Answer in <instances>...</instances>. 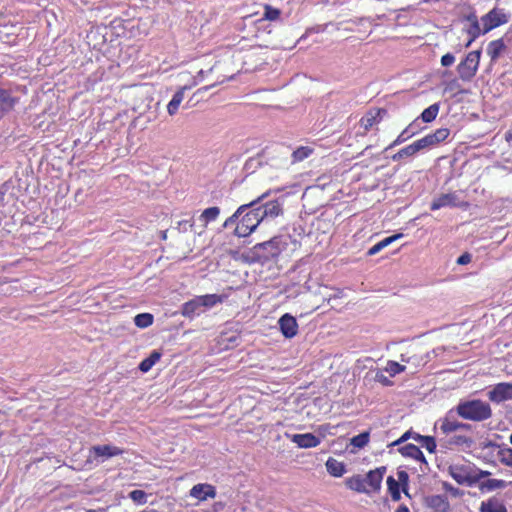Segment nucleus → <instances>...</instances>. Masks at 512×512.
Segmentation results:
<instances>
[{"mask_svg":"<svg viewBox=\"0 0 512 512\" xmlns=\"http://www.w3.org/2000/svg\"><path fill=\"white\" fill-rule=\"evenodd\" d=\"M455 411L461 418L475 422L485 421L492 416L489 403L480 399L460 401Z\"/></svg>","mask_w":512,"mask_h":512,"instance_id":"obj_1","label":"nucleus"},{"mask_svg":"<svg viewBox=\"0 0 512 512\" xmlns=\"http://www.w3.org/2000/svg\"><path fill=\"white\" fill-rule=\"evenodd\" d=\"M223 300L224 297L218 294L196 296L181 306V314L186 318L193 319L200 316L206 310L222 303Z\"/></svg>","mask_w":512,"mask_h":512,"instance_id":"obj_2","label":"nucleus"},{"mask_svg":"<svg viewBox=\"0 0 512 512\" xmlns=\"http://www.w3.org/2000/svg\"><path fill=\"white\" fill-rule=\"evenodd\" d=\"M473 444V438L471 436L461 433V431L453 432L451 434L444 436H439L438 438V445L442 451H466L471 449Z\"/></svg>","mask_w":512,"mask_h":512,"instance_id":"obj_3","label":"nucleus"},{"mask_svg":"<svg viewBox=\"0 0 512 512\" xmlns=\"http://www.w3.org/2000/svg\"><path fill=\"white\" fill-rule=\"evenodd\" d=\"M259 216L260 214L255 206L249 207V209L240 216L241 219L237 222L234 234L238 237L250 235L262 222Z\"/></svg>","mask_w":512,"mask_h":512,"instance_id":"obj_4","label":"nucleus"},{"mask_svg":"<svg viewBox=\"0 0 512 512\" xmlns=\"http://www.w3.org/2000/svg\"><path fill=\"white\" fill-rule=\"evenodd\" d=\"M480 58L481 50L471 51L457 65V73L461 80L468 82L474 78L479 68Z\"/></svg>","mask_w":512,"mask_h":512,"instance_id":"obj_5","label":"nucleus"},{"mask_svg":"<svg viewBox=\"0 0 512 512\" xmlns=\"http://www.w3.org/2000/svg\"><path fill=\"white\" fill-rule=\"evenodd\" d=\"M455 413V409H451L446 413L444 417L436 421L435 429L439 431V436L471 429L470 424L458 421L455 417Z\"/></svg>","mask_w":512,"mask_h":512,"instance_id":"obj_6","label":"nucleus"},{"mask_svg":"<svg viewBox=\"0 0 512 512\" xmlns=\"http://www.w3.org/2000/svg\"><path fill=\"white\" fill-rule=\"evenodd\" d=\"M448 473L460 485L470 486L477 482L474 465L469 462L451 464Z\"/></svg>","mask_w":512,"mask_h":512,"instance_id":"obj_7","label":"nucleus"},{"mask_svg":"<svg viewBox=\"0 0 512 512\" xmlns=\"http://www.w3.org/2000/svg\"><path fill=\"white\" fill-rule=\"evenodd\" d=\"M281 243L282 241L279 237H274L269 241L258 243L253 247V255L258 259V261H268L280 254L282 251Z\"/></svg>","mask_w":512,"mask_h":512,"instance_id":"obj_8","label":"nucleus"},{"mask_svg":"<svg viewBox=\"0 0 512 512\" xmlns=\"http://www.w3.org/2000/svg\"><path fill=\"white\" fill-rule=\"evenodd\" d=\"M510 19V15L504 9L493 8L487 14L481 17V24L483 26V33H488L491 30L506 24Z\"/></svg>","mask_w":512,"mask_h":512,"instance_id":"obj_9","label":"nucleus"},{"mask_svg":"<svg viewBox=\"0 0 512 512\" xmlns=\"http://www.w3.org/2000/svg\"><path fill=\"white\" fill-rule=\"evenodd\" d=\"M450 207V208H467L468 203L461 199L458 192H449L443 193L436 196L431 202L430 208L433 211L439 210L441 208Z\"/></svg>","mask_w":512,"mask_h":512,"instance_id":"obj_10","label":"nucleus"},{"mask_svg":"<svg viewBox=\"0 0 512 512\" xmlns=\"http://www.w3.org/2000/svg\"><path fill=\"white\" fill-rule=\"evenodd\" d=\"M123 450L113 445H96L90 449L88 462L98 465L111 457L121 455Z\"/></svg>","mask_w":512,"mask_h":512,"instance_id":"obj_11","label":"nucleus"},{"mask_svg":"<svg viewBox=\"0 0 512 512\" xmlns=\"http://www.w3.org/2000/svg\"><path fill=\"white\" fill-rule=\"evenodd\" d=\"M491 402L502 403L512 399V383L501 382L494 385L487 393Z\"/></svg>","mask_w":512,"mask_h":512,"instance_id":"obj_12","label":"nucleus"},{"mask_svg":"<svg viewBox=\"0 0 512 512\" xmlns=\"http://www.w3.org/2000/svg\"><path fill=\"white\" fill-rule=\"evenodd\" d=\"M261 220L274 219L282 213V204L278 200L268 201L261 206H255Z\"/></svg>","mask_w":512,"mask_h":512,"instance_id":"obj_13","label":"nucleus"},{"mask_svg":"<svg viewBox=\"0 0 512 512\" xmlns=\"http://www.w3.org/2000/svg\"><path fill=\"white\" fill-rule=\"evenodd\" d=\"M18 99L11 90L0 87V120L17 104Z\"/></svg>","mask_w":512,"mask_h":512,"instance_id":"obj_14","label":"nucleus"},{"mask_svg":"<svg viewBox=\"0 0 512 512\" xmlns=\"http://www.w3.org/2000/svg\"><path fill=\"white\" fill-rule=\"evenodd\" d=\"M278 324L285 338H293L298 332V324L295 317L288 313L279 319Z\"/></svg>","mask_w":512,"mask_h":512,"instance_id":"obj_15","label":"nucleus"},{"mask_svg":"<svg viewBox=\"0 0 512 512\" xmlns=\"http://www.w3.org/2000/svg\"><path fill=\"white\" fill-rule=\"evenodd\" d=\"M190 496L199 500L205 501L208 498L216 497V489L213 485L207 483H199L194 485L190 490Z\"/></svg>","mask_w":512,"mask_h":512,"instance_id":"obj_16","label":"nucleus"},{"mask_svg":"<svg viewBox=\"0 0 512 512\" xmlns=\"http://www.w3.org/2000/svg\"><path fill=\"white\" fill-rule=\"evenodd\" d=\"M286 435L300 448H313L317 447L321 443L320 438L316 437L312 433Z\"/></svg>","mask_w":512,"mask_h":512,"instance_id":"obj_17","label":"nucleus"},{"mask_svg":"<svg viewBox=\"0 0 512 512\" xmlns=\"http://www.w3.org/2000/svg\"><path fill=\"white\" fill-rule=\"evenodd\" d=\"M426 149L422 139L414 141L412 144L400 149L396 154L392 156L393 161H399L403 158L413 157L421 150Z\"/></svg>","mask_w":512,"mask_h":512,"instance_id":"obj_18","label":"nucleus"},{"mask_svg":"<svg viewBox=\"0 0 512 512\" xmlns=\"http://www.w3.org/2000/svg\"><path fill=\"white\" fill-rule=\"evenodd\" d=\"M386 472L385 467H379L375 470H371L364 478L366 485L370 492L377 491L380 489L383 476Z\"/></svg>","mask_w":512,"mask_h":512,"instance_id":"obj_19","label":"nucleus"},{"mask_svg":"<svg viewBox=\"0 0 512 512\" xmlns=\"http://www.w3.org/2000/svg\"><path fill=\"white\" fill-rule=\"evenodd\" d=\"M507 50V45L503 38L493 40L488 43L486 53L490 57L491 63L494 64L499 57L504 54Z\"/></svg>","mask_w":512,"mask_h":512,"instance_id":"obj_20","label":"nucleus"},{"mask_svg":"<svg viewBox=\"0 0 512 512\" xmlns=\"http://www.w3.org/2000/svg\"><path fill=\"white\" fill-rule=\"evenodd\" d=\"M427 505L434 512H449L450 504L446 495H432L427 498Z\"/></svg>","mask_w":512,"mask_h":512,"instance_id":"obj_21","label":"nucleus"},{"mask_svg":"<svg viewBox=\"0 0 512 512\" xmlns=\"http://www.w3.org/2000/svg\"><path fill=\"white\" fill-rule=\"evenodd\" d=\"M450 131L447 128H439L434 133L428 134L424 136L422 139V142L424 143L426 148L433 147L440 142L447 139L449 136Z\"/></svg>","mask_w":512,"mask_h":512,"instance_id":"obj_22","label":"nucleus"},{"mask_svg":"<svg viewBox=\"0 0 512 512\" xmlns=\"http://www.w3.org/2000/svg\"><path fill=\"white\" fill-rule=\"evenodd\" d=\"M268 195V193H264L262 194L257 200H254L252 201L251 203L249 204H245V205H241L236 211L235 213L230 216L229 218H227L223 224V227L224 228H228L232 225H234L240 218V216L247 210L249 209V207H253L255 205H257L262 199H264L266 196Z\"/></svg>","mask_w":512,"mask_h":512,"instance_id":"obj_23","label":"nucleus"},{"mask_svg":"<svg viewBox=\"0 0 512 512\" xmlns=\"http://www.w3.org/2000/svg\"><path fill=\"white\" fill-rule=\"evenodd\" d=\"M398 450L404 457L415 459L427 465V461L418 446L414 444H406L400 447Z\"/></svg>","mask_w":512,"mask_h":512,"instance_id":"obj_24","label":"nucleus"},{"mask_svg":"<svg viewBox=\"0 0 512 512\" xmlns=\"http://www.w3.org/2000/svg\"><path fill=\"white\" fill-rule=\"evenodd\" d=\"M190 88V86H183L173 95L172 99L167 105V112L170 116H173L177 113L179 106L184 99L185 91Z\"/></svg>","mask_w":512,"mask_h":512,"instance_id":"obj_25","label":"nucleus"},{"mask_svg":"<svg viewBox=\"0 0 512 512\" xmlns=\"http://www.w3.org/2000/svg\"><path fill=\"white\" fill-rule=\"evenodd\" d=\"M480 512H507V508L501 500L492 497L481 503Z\"/></svg>","mask_w":512,"mask_h":512,"instance_id":"obj_26","label":"nucleus"},{"mask_svg":"<svg viewBox=\"0 0 512 512\" xmlns=\"http://www.w3.org/2000/svg\"><path fill=\"white\" fill-rule=\"evenodd\" d=\"M325 465L328 473L334 477H341L346 472L345 465L335 458L329 457Z\"/></svg>","mask_w":512,"mask_h":512,"instance_id":"obj_27","label":"nucleus"},{"mask_svg":"<svg viewBox=\"0 0 512 512\" xmlns=\"http://www.w3.org/2000/svg\"><path fill=\"white\" fill-rule=\"evenodd\" d=\"M401 237H403V234L398 233V234H394L392 236L384 238L383 240L376 243L368 250V255L372 256V255L379 253L382 249L389 246L390 244H392L394 241H396L397 239H399Z\"/></svg>","mask_w":512,"mask_h":512,"instance_id":"obj_28","label":"nucleus"},{"mask_svg":"<svg viewBox=\"0 0 512 512\" xmlns=\"http://www.w3.org/2000/svg\"><path fill=\"white\" fill-rule=\"evenodd\" d=\"M346 484L350 489L355 490L357 492L369 493V489L366 485L365 478L360 475H356L347 479Z\"/></svg>","mask_w":512,"mask_h":512,"instance_id":"obj_29","label":"nucleus"},{"mask_svg":"<svg viewBox=\"0 0 512 512\" xmlns=\"http://www.w3.org/2000/svg\"><path fill=\"white\" fill-rule=\"evenodd\" d=\"M414 440L417 441L429 453H434L437 449L436 440L432 436H422L420 434H415Z\"/></svg>","mask_w":512,"mask_h":512,"instance_id":"obj_30","label":"nucleus"},{"mask_svg":"<svg viewBox=\"0 0 512 512\" xmlns=\"http://www.w3.org/2000/svg\"><path fill=\"white\" fill-rule=\"evenodd\" d=\"M161 358V353L154 350L147 358L141 361L139 369L143 373L148 372Z\"/></svg>","mask_w":512,"mask_h":512,"instance_id":"obj_31","label":"nucleus"},{"mask_svg":"<svg viewBox=\"0 0 512 512\" xmlns=\"http://www.w3.org/2000/svg\"><path fill=\"white\" fill-rule=\"evenodd\" d=\"M440 105L439 103H434L426 108L420 115L419 119H421L425 123H430L434 121L439 113Z\"/></svg>","mask_w":512,"mask_h":512,"instance_id":"obj_32","label":"nucleus"},{"mask_svg":"<svg viewBox=\"0 0 512 512\" xmlns=\"http://www.w3.org/2000/svg\"><path fill=\"white\" fill-rule=\"evenodd\" d=\"M507 486L505 480L502 479H488L480 484L482 491H494L497 489H503Z\"/></svg>","mask_w":512,"mask_h":512,"instance_id":"obj_33","label":"nucleus"},{"mask_svg":"<svg viewBox=\"0 0 512 512\" xmlns=\"http://www.w3.org/2000/svg\"><path fill=\"white\" fill-rule=\"evenodd\" d=\"M313 153V149L308 146L298 147L292 153V162L297 163L305 160Z\"/></svg>","mask_w":512,"mask_h":512,"instance_id":"obj_34","label":"nucleus"},{"mask_svg":"<svg viewBox=\"0 0 512 512\" xmlns=\"http://www.w3.org/2000/svg\"><path fill=\"white\" fill-rule=\"evenodd\" d=\"M380 111L377 113H367L365 116H363L360 119V126L363 127L364 132H367L370 130V128L377 122V116L379 115Z\"/></svg>","mask_w":512,"mask_h":512,"instance_id":"obj_35","label":"nucleus"},{"mask_svg":"<svg viewBox=\"0 0 512 512\" xmlns=\"http://www.w3.org/2000/svg\"><path fill=\"white\" fill-rule=\"evenodd\" d=\"M135 325L139 328H147L153 323V316L149 313H141L134 318Z\"/></svg>","mask_w":512,"mask_h":512,"instance_id":"obj_36","label":"nucleus"},{"mask_svg":"<svg viewBox=\"0 0 512 512\" xmlns=\"http://www.w3.org/2000/svg\"><path fill=\"white\" fill-rule=\"evenodd\" d=\"M219 214L220 209L218 207H209L202 212L200 218L205 222V224H208L209 222L216 220Z\"/></svg>","mask_w":512,"mask_h":512,"instance_id":"obj_37","label":"nucleus"},{"mask_svg":"<svg viewBox=\"0 0 512 512\" xmlns=\"http://www.w3.org/2000/svg\"><path fill=\"white\" fill-rule=\"evenodd\" d=\"M388 490L393 500L397 501L400 499L399 483L392 476L387 478Z\"/></svg>","mask_w":512,"mask_h":512,"instance_id":"obj_38","label":"nucleus"},{"mask_svg":"<svg viewBox=\"0 0 512 512\" xmlns=\"http://www.w3.org/2000/svg\"><path fill=\"white\" fill-rule=\"evenodd\" d=\"M369 442V433L368 432H363V433H360L356 436H354L350 443L351 445H353L354 447L356 448H363L364 446H366Z\"/></svg>","mask_w":512,"mask_h":512,"instance_id":"obj_39","label":"nucleus"},{"mask_svg":"<svg viewBox=\"0 0 512 512\" xmlns=\"http://www.w3.org/2000/svg\"><path fill=\"white\" fill-rule=\"evenodd\" d=\"M405 366L395 361H388L385 367V371L389 373L390 377H394L397 374L405 370Z\"/></svg>","mask_w":512,"mask_h":512,"instance_id":"obj_40","label":"nucleus"},{"mask_svg":"<svg viewBox=\"0 0 512 512\" xmlns=\"http://www.w3.org/2000/svg\"><path fill=\"white\" fill-rule=\"evenodd\" d=\"M481 25V23H475L467 28L466 32L471 36V41H475L481 34H484L483 26L481 27Z\"/></svg>","mask_w":512,"mask_h":512,"instance_id":"obj_41","label":"nucleus"},{"mask_svg":"<svg viewBox=\"0 0 512 512\" xmlns=\"http://www.w3.org/2000/svg\"><path fill=\"white\" fill-rule=\"evenodd\" d=\"M129 498L138 504H145L147 502V494L143 490H133L129 493Z\"/></svg>","mask_w":512,"mask_h":512,"instance_id":"obj_42","label":"nucleus"},{"mask_svg":"<svg viewBox=\"0 0 512 512\" xmlns=\"http://www.w3.org/2000/svg\"><path fill=\"white\" fill-rule=\"evenodd\" d=\"M281 11L277 8H273L269 5L265 6L264 19L269 21H275L279 19Z\"/></svg>","mask_w":512,"mask_h":512,"instance_id":"obj_43","label":"nucleus"},{"mask_svg":"<svg viewBox=\"0 0 512 512\" xmlns=\"http://www.w3.org/2000/svg\"><path fill=\"white\" fill-rule=\"evenodd\" d=\"M500 461L508 467H512V448H504L499 452Z\"/></svg>","mask_w":512,"mask_h":512,"instance_id":"obj_44","label":"nucleus"},{"mask_svg":"<svg viewBox=\"0 0 512 512\" xmlns=\"http://www.w3.org/2000/svg\"><path fill=\"white\" fill-rule=\"evenodd\" d=\"M412 136L409 134V131H407L406 129H404L399 135L398 137L388 146L387 149H390V148H393L397 145H400L402 143H404L405 141H407L408 139H410Z\"/></svg>","mask_w":512,"mask_h":512,"instance_id":"obj_45","label":"nucleus"},{"mask_svg":"<svg viewBox=\"0 0 512 512\" xmlns=\"http://www.w3.org/2000/svg\"><path fill=\"white\" fill-rule=\"evenodd\" d=\"M405 129L409 131V134L411 136H414L417 133H419L423 128L419 122V118H417L414 121H412Z\"/></svg>","mask_w":512,"mask_h":512,"instance_id":"obj_46","label":"nucleus"},{"mask_svg":"<svg viewBox=\"0 0 512 512\" xmlns=\"http://www.w3.org/2000/svg\"><path fill=\"white\" fill-rule=\"evenodd\" d=\"M455 62V56L452 53H446L441 57V65L444 67H449L453 65Z\"/></svg>","mask_w":512,"mask_h":512,"instance_id":"obj_47","label":"nucleus"},{"mask_svg":"<svg viewBox=\"0 0 512 512\" xmlns=\"http://www.w3.org/2000/svg\"><path fill=\"white\" fill-rule=\"evenodd\" d=\"M415 434L416 433H412L410 431H407L398 440L392 442L390 444V446H398V445H400L401 443L405 442L406 440H408L410 438L414 439Z\"/></svg>","mask_w":512,"mask_h":512,"instance_id":"obj_48","label":"nucleus"},{"mask_svg":"<svg viewBox=\"0 0 512 512\" xmlns=\"http://www.w3.org/2000/svg\"><path fill=\"white\" fill-rule=\"evenodd\" d=\"M375 380L385 386L392 385V381L387 376H385L383 372H377Z\"/></svg>","mask_w":512,"mask_h":512,"instance_id":"obj_49","label":"nucleus"},{"mask_svg":"<svg viewBox=\"0 0 512 512\" xmlns=\"http://www.w3.org/2000/svg\"><path fill=\"white\" fill-rule=\"evenodd\" d=\"M474 474L477 478V482L480 481L482 478L488 477L491 473L489 471L480 470L474 467Z\"/></svg>","mask_w":512,"mask_h":512,"instance_id":"obj_50","label":"nucleus"},{"mask_svg":"<svg viewBox=\"0 0 512 512\" xmlns=\"http://www.w3.org/2000/svg\"><path fill=\"white\" fill-rule=\"evenodd\" d=\"M471 262V255L468 254V253H464L462 254L458 259H457V263L459 265H466L468 263Z\"/></svg>","mask_w":512,"mask_h":512,"instance_id":"obj_51","label":"nucleus"},{"mask_svg":"<svg viewBox=\"0 0 512 512\" xmlns=\"http://www.w3.org/2000/svg\"><path fill=\"white\" fill-rule=\"evenodd\" d=\"M465 19H466V21H468L470 23V25L475 24V23H481V20L479 21V19L475 13H470L469 15H467L465 17Z\"/></svg>","mask_w":512,"mask_h":512,"instance_id":"obj_52","label":"nucleus"},{"mask_svg":"<svg viewBox=\"0 0 512 512\" xmlns=\"http://www.w3.org/2000/svg\"><path fill=\"white\" fill-rule=\"evenodd\" d=\"M396 512H410L408 507L405 505L399 506V508L396 510Z\"/></svg>","mask_w":512,"mask_h":512,"instance_id":"obj_53","label":"nucleus"},{"mask_svg":"<svg viewBox=\"0 0 512 512\" xmlns=\"http://www.w3.org/2000/svg\"><path fill=\"white\" fill-rule=\"evenodd\" d=\"M6 191L0 188V204L3 203Z\"/></svg>","mask_w":512,"mask_h":512,"instance_id":"obj_54","label":"nucleus"},{"mask_svg":"<svg viewBox=\"0 0 512 512\" xmlns=\"http://www.w3.org/2000/svg\"><path fill=\"white\" fill-rule=\"evenodd\" d=\"M407 477H408V476H407V474H406L405 472H400V473H399V479H400V480H403L404 478L406 479Z\"/></svg>","mask_w":512,"mask_h":512,"instance_id":"obj_55","label":"nucleus"},{"mask_svg":"<svg viewBox=\"0 0 512 512\" xmlns=\"http://www.w3.org/2000/svg\"><path fill=\"white\" fill-rule=\"evenodd\" d=\"M474 41H471V37L469 38V40L467 41V43L465 44V47H469Z\"/></svg>","mask_w":512,"mask_h":512,"instance_id":"obj_56","label":"nucleus"},{"mask_svg":"<svg viewBox=\"0 0 512 512\" xmlns=\"http://www.w3.org/2000/svg\"><path fill=\"white\" fill-rule=\"evenodd\" d=\"M209 88H210V86H206L204 88H201L199 91H201V90L207 91Z\"/></svg>","mask_w":512,"mask_h":512,"instance_id":"obj_57","label":"nucleus"},{"mask_svg":"<svg viewBox=\"0 0 512 512\" xmlns=\"http://www.w3.org/2000/svg\"><path fill=\"white\" fill-rule=\"evenodd\" d=\"M199 75H200V76H204V71H203V70H200V71H199Z\"/></svg>","mask_w":512,"mask_h":512,"instance_id":"obj_58","label":"nucleus"},{"mask_svg":"<svg viewBox=\"0 0 512 512\" xmlns=\"http://www.w3.org/2000/svg\"><path fill=\"white\" fill-rule=\"evenodd\" d=\"M87 512H97L96 510L89 509Z\"/></svg>","mask_w":512,"mask_h":512,"instance_id":"obj_59","label":"nucleus"},{"mask_svg":"<svg viewBox=\"0 0 512 512\" xmlns=\"http://www.w3.org/2000/svg\"><path fill=\"white\" fill-rule=\"evenodd\" d=\"M509 440H510V443L512 444V434L510 435Z\"/></svg>","mask_w":512,"mask_h":512,"instance_id":"obj_60","label":"nucleus"}]
</instances>
